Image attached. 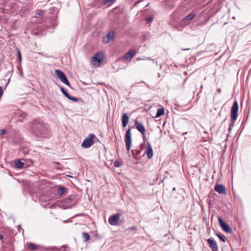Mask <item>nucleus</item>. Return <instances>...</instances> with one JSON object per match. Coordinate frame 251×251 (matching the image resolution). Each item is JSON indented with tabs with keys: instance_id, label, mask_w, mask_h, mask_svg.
Masks as SVG:
<instances>
[{
	"instance_id": "nucleus-1",
	"label": "nucleus",
	"mask_w": 251,
	"mask_h": 251,
	"mask_svg": "<svg viewBox=\"0 0 251 251\" xmlns=\"http://www.w3.org/2000/svg\"><path fill=\"white\" fill-rule=\"evenodd\" d=\"M104 57V55L103 53H97L94 56L92 57V64L96 67L99 66L100 62L103 61Z\"/></svg>"
},
{
	"instance_id": "nucleus-2",
	"label": "nucleus",
	"mask_w": 251,
	"mask_h": 251,
	"mask_svg": "<svg viewBox=\"0 0 251 251\" xmlns=\"http://www.w3.org/2000/svg\"><path fill=\"white\" fill-rule=\"evenodd\" d=\"M95 137H96V136L94 134L92 133L89 134V136L84 140L81 144V146L83 148H90L94 144L93 139Z\"/></svg>"
},
{
	"instance_id": "nucleus-3",
	"label": "nucleus",
	"mask_w": 251,
	"mask_h": 251,
	"mask_svg": "<svg viewBox=\"0 0 251 251\" xmlns=\"http://www.w3.org/2000/svg\"><path fill=\"white\" fill-rule=\"evenodd\" d=\"M238 104L237 101H234L230 111L231 120L235 122L238 117Z\"/></svg>"
},
{
	"instance_id": "nucleus-4",
	"label": "nucleus",
	"mask_w": 251,
	"mask_h": 251,
	"mask_svg": "<svg viewBox=\"0 0 251 251\" xmlns=\"http://www.w3.org/2000/svg\"><path fill=\"white\" fill-rule=\"evenodd\" d=\"M125 142L126 150L127 151H129L132 142L131 132L130 128H129L126 131L125 135Z\"/></svg>"
},
{
	"instance_id": "nucleus-5",
	"label": "nucleus",
	"mask_w": 251,
	"mask_h": 251,
	"mask_svg": "<svg viewBox=\"0 0 251 251\" xmlns=\"http://www.w3.org/2000/svg\"><path fill=\"white\" fill-rule=\"evenodd\" d=\"M55 74L57 76V77L59 80L64 84L70 86V83L67 80L65 74L61 71L56 70L55 71Z\"/></svg>"
},
{
	"instance_id": "nucleus-6",
	"label": "nucleus",
	"mask_w": 251,
	"mask_h": 251,
	"mask_svg": "<svg viewBox=\"0 0 251 251\" xmlns=\"http://www.w3.org/2000/svg\"><path fill=\"white\" fill-rule=\"evenodd\" d=\"M218 221L220 226L223 230L227 233H231L232 232L231 229L229 226L226 224L221 217L218 218Z\"/></svg>"
},
{
	"instance_id": "nucleus-7",
	"label": "nucleus",
	"mask_w": 251,
	"mask_h": 251,
	"mask_svg": "<svg viewBox=\"0 0 251 251\" xmlns=\"http://www.w3.org/2000/svg\"><path fill=\"white\" fill-rule=\"evenodd\" d=\"M120 215L119 213H117L110 216L108 219L109 224L113 226L116 225L120 219Z\"/></svg>"
},
{
	"instance_id": "nucleus-8",
	"label": "nucleus",
	"mask_w": 251,
	"mask_h": 251,
	"mask_svg": "<svg viewBox=\"0 0 251 251\" xmlns=\"http://www.w3.org/2000/svg\"><path fill=\"white\" fill-rule=\"evenodd\" d=\"M115 36V32L113 31L109 32L104 37L103 42L104 44H107L111 40H113Z\"/></svg>"
},
{
	"instance_id": "nucleus-9",
	"label": "nucleus",
	"mask_w": 251,
	"mask_h": 251,
	"mask_svg": "<svg viewBox=\"0 0 251 251\" xmlns=\"http://www.w3.org/2000/svg\"><path fill=\"white\" fill-rule=\"evenodd\" d=\"M207 243L212 251H217L218 247L216 242L212 238L207 239Z\"/></svg>"
},
{
	"instance_id": "nucleus-10",
	"label": "nucleus",
	"mask_w": 251,
	"mask_h": 251,
	"mask_svg": "<svg viewBox=\"0 0 251 251\" xmlns=\"http://www.w3.org/2000/svg\"><path fill=\"white\" fill-rule=\"evenodd\" d=\"M145 153L147 154L149 159H151L153 156V151L151 144L149 142L147 144Z\"/></svg>"
},
{
	"instance_id": "nucleus-11",
	"label": "nucleus",
	"mask_w": 251,
	"mask_h": 251,
	"mask_svg": "<svg viewBox=\"0 0 251 251\" xmlns=\"http://www.w3.org/2000/svg\"><path fill=\"white\" fill-rule=\"evenodd\" d=\"M135 125L136 129L141 132L142 135H144L145 133V128L144 126L137 120L135 121Z\"/></svg>"
},
{
	"instance_id": "nucleus-12",
	"label": "nucleus",
	"mask_w": 251,
	"mask_h": 251,
	"mask_svg": "<svg viewBox=\"0 0 251 251\" xmlns=\"http://www.w3.org/2000/svg\"><path fill=\"white\" fill-rule=\"evenodd\" d=\"M214 190L219 194H226V189L225 187L222 184H217L215 186Z\"/></svg>"
},
{
	"instance_id": "nucleus-13",
	"label": "nucleus",
	"mask_w": 251,
	"mask_h": 251,
	"mask_svg": "<svg viewBox=\"0 0 251 251\" xmlns=\"http://www.w3.org/2000/svg\"><path fill=\"white\" fill-rule=\"evenodd\" d=\"M135 53L136 52L134 50H130L125 54L124 56V59L126 61H130L134 56Z\"/></svg>"
},
{
	"instance_id": "nucleus-14",
	"label": "nucleus",
	"mask_w": 251,
	"mask_h": 251,
	"mask_svg": "<svg viewBox=\"0 0 251 251\" xmlns=\"http://www.w3.org/2000/svg\"><path fill=\"white\" fill-rule=\"evenodd\" d=\"M60 90L62 93L64 94V95L66 97H67L69 100H71L73 101H77V99L76 98L70 96L68 92L62 87L60 88Z\"/></svg>"
},
{
	"instance_id": "nucleus-15",
	"label": "nucleus",
	"mask_w": 251,
	"mask_h": 251,
	"mask_svg": "<svg viewBox=\"0 0 251 251\" xmlns=\"http://www.w3.org/2000/svg\"><path fill=\"white\" fill-rule=\"evenodd\" d=\"M122 121L123 126L126 127L129 121V117L126 113L123 114L122 117Z\"/></svg>"
},
{
	"instance_id": "nucleus-16",
	"label": "nucleus",
	"mask_w": 251,
	"mask_h": 251,
	"mask_svg": "<svg viewBox=\"0 0 251 251\" xmlns=\"http://www.w3.org/2000/svg\"><path fill=\"white\" fill-rule=\"evenodd\" d=\"M24 163L21 161L20 159H17L15 161V167L16 168L20 169L24 167Z\"/></svg>"
},
{
	"instance_id": "nucleus-17",
	"label": "nucleus",
	"mask_w": 251,
	"mask_h": 251,
	"mask_svg": "<svg viewBox=\"0 0 251 251\" xmlns=\"http://www.w3.org/2000/svg\"><path fill=\"white\" fill-rule=\"evenodd\" d=\"M42 126L41 125H38L37 126L35 125V124H34L33 126L31 127V130L33 132H35L36 134L40 133V131H38V130L39 129V128H42Z\"/></svg>"
},
{
	"instance_id": "nucleus-18",
	"label": "nucleus",
	"mask_w": 251,
	"mask_h": 251,
	"mask_svg": "<svg viewBox=\"0 0 251 251\" xmlns=\"http://www.w3.org/2000/svg\"><path fill=\"white\" fill-rule=\"evenodd\" d=\"M164 114V110L163 108H159L157 110V112L155 116V118H158Z\"/></svg>"
},
{
	"instance_id": "nucleus-19",
	"label": "nucleus",
	"mask_w": 251,
	"mask_h": 251,
	"mask_svg": "<svg viewBox=\"0 0 251 251\" xmlns=\"http://www.w3.org/2000/svg\"><path fill=\"white\" fill-rule=\"evenodd\" d=\"M28 248L31 251H35L38 249L40 246L36 245L35 244H32V243H29L28 244Z\"/></svg>"
},
{
	"instance_id": "nucleus-20",
	"label": "nucleus",
	"mask_w": 251,
	"mask_h": 251,
	"mask_svg": "<svg viewBox=\"0 0 251 251\" xmlns=\"http://www.w3.org/2000/svg\"><path fill=\"white\" fill-rule=\"evenodd\" d=\"M82 237L85 242L88 241L90 239L89 235L88 233L85 232L82 233Z\"/></svg>"
},
{
	"instance_id": "nucleus-21",
	"label": "nucleus",
	"mask_w": 251,
	"mask_h": 251,
	"mask_svg": "<svg viewBox=\"0 0 251 251\" xmlns=\"http://www.w3.org/2000/svg\"><path fill=\"white\" fill-rule=\"evenodd\" d=\"M66 189L64 187H61L58 189L57 193L59 195H62L65 191Z\"/></svg>"
},
{
	"instance_id": "nucleus-22",
	"label": "nucleus",
	"mask_w": 251,
	"mask_h": 251,
	"mask_svg": "<svg viewBox=\"0 0 251 251\" xmlns=\"http://www.w3.org/2000/svg\"><path fill=\"white\" fill-rule=\"evenodd\" d=\"M45 14V11L43 10H37L36 11V14L39 16H42Z\"/></svg>"
},
{
	"instance_id": "nucleus-23",
	"label": "nucleus",
	"mask_w": 251,
	"mask_h": 251,
	"mask_svg": "<svg viewBox=\"0 0 251 251\" xmlns=\"http://www.w3.org/2000/svg\"><path fill=\"white\" fill-rule=\"evenodd\" d=\"M234 123H235V122H233V121H232L231 123H230L229 124V127H228V130H229V132H230V131L231 130L232 128L234 126Z\"/></svg>"
},
{
	"instance_id": "nucleus-24",
	"label": "nucleus",
	"mask_w": 251,
	"mask_h": 251,
	"mask_svg": "<svg viewBox=\"0 0 251 251\" xmlns=\"http://www.w3.org/2000/svg\"><path fill=\"white\" fill-rule=\"evenodd\" d=\"M218 237L219 238L221 241H222L223 242H225V237L222 235L217 234Z\"/></svg>"
},
{
	"instance_id": "nucleus-25",
	"label": "nucleus",
	"mask_w": 251,
	"mask_h": 251,
	"mask_svg": "<svg viewBox=\"0 0 251 251\" xmlns=\"http://www.w3.org/2000/svg\"><path fill=\"white\" fill-rule=\"evenodd\" d=\"M116 0H104L103 3L104 4H106L108 3H113Z\"/></svg>"
},
{
	"instance_id": "nucleus-26",
	"label": "nucleus",
	"mask_w": 251,
	"mask_h": 251,
	"mask_svg": "<svg viewBox=\"0 0 251 251\" xmlns=\"http://www.w3.org/2000/svg\"><path fill=\"white\" fill-rule=\"evenodd\" d=\"M6 132V131L5 129H2L0 130V135H3L5 134Z\"/></svg>"
},
{
	"instance_id": "nucleus-27",
	"label": "nucleus",
	"mask_w": 251,
	"mask_h": 251,
	"mask_svg": "<svg viewBox=\"0 0 251 251\" xmlns=\"http://www.w3.org/2000/svg\"><path fill=\"white\" fill-rule=\"evenodd\" d=\"M114 166L116 167H119L121 166V164L116 161L114 162Z\"/></svg>"
},
{
	"instance_id": "nucleus-28",
	"label": "nucleus",
	"mask_w": 251,
	"mask_h": 251,
	"mask_svg": "<svg viewBox=\"0 0 251 251\" xmlns=\"http://www.w3.org/2000/svg\"><path fill=\"white\" fill-rule=\"evenodd\" d=\"M18 58H19V60L21 61L22 56H21V52L19 50H18Z\"/></svg>"
},
{
	"instance_id": "nucleus-29",
	"label": "nucleus",
	"mask_w": 251,
	"mask_h": 251,
	"mask_svg": "<svg viewBox=\"0 0 251 251\" xmlns=\"http://www.w3.org/2000/svg\"><path fill=\"white\" fill-rule=\"evenodd\" d=\"M66 250V247L65 246H62L60 249V251H65Z\"/></svg>"
},
{
	"instance_id": "nucleus-30",
	"label": "nucleus",
	"mask_w": 251,
	"mask_h": 251,
	"mask_svg": "<svg viewBox=\"0 0 251 251\" xmlns=\"http://www.w3.org/2000/svg\"><path fill=\"white\" fill-rule=\"evenodd\" d=\"M195 17V14L193 13L189 14V20H191Z\"/></svg>"
},
{
	"instance_id": "nucleus-31",
	"label": "nucleus",
	"mask_w": 251,
	"mask_h": 251,
	"mask_svg": "<svg viewBox=\"0 0 251 251\" xmlns=\"http://www.w3.org/2000/svg\"><path fill=\"white\" fill-rule=\"evenodd\" d=\"M153 18L151 17H149L147 18V20L148 22H151Z\"/></svg>"
},
{
	"instance_id": "nucleus-32",
	"label": "nucleus",
	"mask_w": 251,
	"mask_h": 251,
	"mask_svg": "<svg viewBox=\"0 0 251 251\" xmlns=\"http://www.w3.org/2000/svg\"><path fill=\"white\" fill-rule=\"evenodd\" d=\"M2 94H3V92H2V88L0 86V98L2 95Z\"/></svg>"
},
{
	"instance_id": "nucleus-33",
	"label": "nucleus",
	"mask_w": 251,
	"mask_h": 251,
	"mask_svg": "<svg viewBox=\"0 0 251 251\" xmlns=\"http://www.w3.org/2000/svg\"><path fill=\"white\" fill-rule=\"evenodd\" d=\"M184 21L185 22H187V20H188V15L186 16L184 19Z\"/></svg>"
},
{
	"instance_id": "nucleus-34",
	"label": "nucleus",
	"mask_w": 251,
	"mask_h": 251,
	"mask_svg": "<svg viewBox=\"0 0 251 251\" xmlns=\"http://www.w3.org/2000/svg\"><path fill=\"white\" fill-rule=\"evenodd\" d=\"M3 239V236L2 235H0V240H2Z\"/></svg>"
},
{
	"instance_id": "nucleus-35",
	"label": "nucleus",
	"mask_w": 251,
	"mask_h": 251,
	"mask_svg": "<svg viewBox=\"0 0 251 251\" xmlns=\"http://www.w3.org/2000/svg\"><path fill=\"white\" fill-rule=\"evenodd\" d=\"M217 92H218V93H221V89H219L217 90Z\"/></svg>"
},
{
	"instance_id": "nucleus-36",
	"label": "nucleus",
	"mask_w": 251,
	"mask_h": 251,
	"mask_svg": "<svg viewBox=\"0 0 251 251\" xmlns=\"http://www.w3.org/2000/svg\"><path fill=\"white\" fill-rule=\"evenodd\" d=\"M20 75H21V76H23V72H22V71H21V72H20Z\"/></svg>"
},
{
	"instance_id": "nucleus-37",
	"label": "nucleus",
	"mask_w": 251,
	"mask_h": 251,
	"mask_svg": "<svg viewBox=\"0 0 251 251\" xmlns=\"http://www.w3.org/2000/svg\"><path fill=\"white\" fill-rule=\"evenodd\" d=\"M145 83L143 81H142L141 82H140V83Z\"/></svg>"
},
{
	"instance_id": "nucleus-38",
	"label": "nucleus",
	"mask_w": 251,
	"mask_h": 251,
	"mask_svg": "<svg viewBox=\"0 0 251 251\" xmlns=\"http://www.w3.org/2000/svg\"><path fill=\"white\" fill-rule=\"evenodd\" d=\"M176 190V188L174 187L173 189V191H175Z\"/></svg>"
},
{
	"instance_id": "nucleus-39",
	"label": "nucleus",
	"mask_w": 251,
	"mask_h": 251,
	"mask_svg": "<svg viewBox=\"0 0 251 251\" xmlns=\"http://www.w3.org/2000/svg\"><path fill=\"white\" fill-rule=\"evenodd\" d=\"M69 221H69V220H68V221H64V222L65 223H66V222H69Z\"/></svg>"
},
{
	"instance_id": "nucleus-40",
	"label": "nucleus",
	"mask_w": 251,
	"mask_h": 251,
	"mask_svg": "<svg viewBox=\"0 0 251 251\" xmlns=\"http://www.w3.org/2000/svg\"><path fill=\"white\" fill-rule=\"evenodd\" d=\"M186 79H187V78H185V79H184V82H185V81H186Z\"/></svg>"
},
{
	"instance_id": "nucleus-41",
	"label": "nucleus",
	"mask_w": 251,
	"mask_h": 251,
	"mask_svg": "<svg viewBox=\"0 0 251 251\" xmlns=\"http://www.w3.org/2000/svg\"><path fill=\"white\" fill-rule=\"evenodd\" d=\"M33 162L31 161V164H33Z\"/></svg>"
},
{
	"instance_id": "nucleus-42",
	"label": "nucleus",
	"mask_w": 251,
	"mask_h": 251,
	"mask_svg": "<svg viewBox=\"0 0 251 251\" xmlns=\"http://www.w3.org/2000/svg\"><path fill=\"white\" fill-rule=\"evenodd\" d=\"M184 74H185V75H186V74H187L186 72H184Z\"/></svg>"
}]
</instances>
